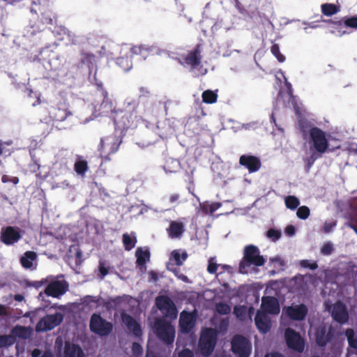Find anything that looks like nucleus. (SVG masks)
Segmentation results:
<instances>
[{
  "mask_svg": "<svg viewBox=\"0 0 357 357\" xmlns=\"http://www.w3.org/2000/svg\"><path fill=\"white\" fill-rule=\"evenodd\" d=\"M138 103L135 100H126L121 107L114 111L113 119L115 125L121 130L133 129L139 121L137 114Z\"/></svg>",
  "mask_w": 357,
  "mask_h": 357,
  "instance_id": "1",
  "label": "nucleus"
},
{
  "mask_svg": "<svg viewBox=\"0 0 357 357\" xmlns=\"http://www.w3.org/2000/svg\"><path fill=\"white\" fill-rule=\"evenodd\" d=\"M266 262L264 257L260 255V250L257 246L250 244L246 245L243 250V257L239 263V272L247 273V267L250 266H261Z\"/></svg>",
  "mask_w": 357,
  "mask_h": 357,
  "instance_id": "2",
  "label": "nucleus"
},
{
  "mask_svg": "<svg viewBox=\"0 0 357 357\" xmlns=\"http://www.w3.org/2000/svg\"><path fill=\"white\" fill-rule=\"evenodd\" d=\"M308 138L310 142H312L314 150L319 154H323L326 151H335L341 146V145L338 144L334 146L330 147L326 132L319 128L314 129L312 135Z\"/></svg>",
  "mask_w": 357,
  "mask_h": 357,
  "instance_id": "3",
  "label": "nucleus"
},
{
  "mask_svg": "<svg viewBox=\"0 0 357 357\" xmlns=\"http://www.w3.org/2000/svg\"><path fill=\"white\" fill-rule=\"evenodd\" d=\"M154 330L157 337L167 345L172 344L175 338V328L167 321L158 319L154 324Z\"/></svg>",
  "mask_w": 357,
  "mask_h": 357,
  "instance_id": "4",
  "label": "nucleus"
},
{
  "mask_svg": "<svg viewBox=\"0 0 357 357\" xmlns=\"http://www.w3.org/2000/svg\"><path fill=\"white\" fill-rule=\"evenodd\" d=\"M217 342V335L212 328H207L202 335L199 342V347L202 355L210 356L214 350Z\"/></svg>",
  "mask_w": 357,
  "mask_h": 357,
  "instance_id": "5",
  "label": "nucleus"
},
{
  "mask_svg": "<svg viewBox=\"0 0 357 357\" xmlns=\"http://www.w3.org/2000/svg\"><path fill=\"white\" fill-rule=\"evenodd\" d=\"M89 328L91 332L100 336H107L112 333L113 325L100 314H93L90 319Z\"/></svg>",
  "mask_w": 357,
  "mask_h": 357,
  "instance_id": "6",
  "label": "nucleus"
},
{
  "mask_svg": "<svg viewBox=\"0 0 357 357\" xmlns=\"http://www.w3.org/2000/svg\"><path fill=\"white\" fill-rule=\"evenodd\" d=\"M231 351L237 357H249L252 351L250 341L241 335L233 337L231 342Z\"/></svg>",
  "mask_w": 357,
  "mask_h": 357,
  "instance_id": "7",
  "label": "nucleus"
},
{
  "mask_svg": "<svg viewBox=\"0 0 357 357\" xmlns=\"http://www.w3.org/2000/svg\"><path fill=\"white\" fill-rule=\"evenodd\" d=\"M202 59L201 45L198 44L193 50L189 51L186 55L182 56L178 59V62L184 67H190L192 70L201 66Z\"/></svg>",
  "mask_w": 357,
  "mask_h": 357,
  "instance_id": "8",
  "label": "nucleus"
},
{
  "mask_svg": "<svg viewBox=\"0 0 357 357\" xmlns=\"http://www.w3.org/2000/svg\"><path fill=\"white\" fill-rule=\"evenodd\" d=\"M157 307L166 317L174 319L177 317L178 310L174 301L167 296H158L155 298Z\"/></svg>",
  "mask_w": 357,
  "mask_h": 357,
  "instance_id": "9",
  "label": "nucleus"
},
{
  "mask_svg": "<svg viewBox=\"0 0 357 357\" xmlns=\"http://www.w3.org/2000/svg\"><path fill=\"white\" fill-rule=\"evenodd\" d=\"M63 319L61 313L56 312L54 314H47L37 323L36 331L37 332L49 331L60 325Z\"/></svg>",
  "mask_w": 357,
  "mask_h": 357,
  "instance_id": "10",
  "label": "nucleus"
},
{
  "mask_svg": "<svg viewBox=\"0 0 357 357\" xmlns=\"http://www.w3.org/2000/svg\"><path fill=\"white\" fill-rule=\"evenodd\" d=\"M121 139L117 135H109L101 138L98 150L102 155H109L115 153L119 149Z\"/></svg>",
  "mask_w": 357,
  "mask_h": 357,
  "instance_id": "11",
  "label": "nucleus"
},
{
  "mask_svg": "<svg viewBox=\"0 0 357 357\" xmlns=\"http://www.w3.org/2000/svg\"><path fill=\"white\" fill-rule=\"evenodd\" d=\"M284 336L289 348L298 352H302L304 350V341L299 333L291 328H287L285 330Z\"/></svg>",
  "mask_w": 357,
  "mask_h": 357,
  "instance_id": "12",
  "label": "nucleus"
},
{
  "mask_svg": "<svg viewBox=\"0 0 357 357\" xmlns=\"http://www.w3.org/2000/svg\"><path fill=\"white\" fill-rule=\"evenodd\" d=\"M22 235L18 228L12 226H8L2 228L0 239L5 245H13L20 240Z\"/></svg>",
  "mask_w": 357,
  "mask_h": 357,
  "instance_id": "13",
  "label": "nucleus"
},
{
  "mask_svg": "<svg viewBox=\"0 0 357 357\" xmlns=\"http://www.w3.org/2000/svg\"><path fill=\"white\" fill-rule=\"evenodd\" d=\"M68 287L66 281L55 280L47 284L45 293L49 296L58 298L66 292Z\"/></svg>",
  "mask_w": 357,
  "mask_h": 357,
  "instance_id": "14",
  "label": "nucleus"
},
{
  "mask_svg": "<svg viewBox=\"0 0 357 357\" xmlns=\"http://www.w3.org/2000/svg\"><path fill=\"white\" fill-rule=\"evenodd\" d=\"M331 316L335 321L343 324L347 322L349 314L346 305L341 301H337L332 307Z\"/></svg>",
  "mask_w": 357,
  "mask_h": 357,
  "instance_id": "15",
  "label": "nucleus"
},
{
  "mask_svg": "<svg viewBox=\"0 0 357 357\" xmlns=\"http://www.w3.org/2000/svg\"><path fill=\"white\" fill-rule=\"evenodd\" d=\"M285 312L291 320L303 321L308 313V309L305 305L299 304L287 307Z\"/></svg>",
  "mask_w": 357,
  "mask_h": 357,
  "instance_id": "16",
  "label": "nucleus"
},
{
  "mask_svg": "<svg viewBox=\"0 0 357 357\" xmlns=\"http://www.w3.org/2000/svg\"><path fill=\"white\" fill-rule=\"evenodd\" d=\"M122 322L126 326L128 330L136 337L142 335V330L140 324L131 315L126 312L121 313Z\"/></svg>",
  "mask_w": 357,
  "mask_h": 357,
  "instance_id": "17",
  "label": "nucleus"
},
{
  "mask_svg": "<svg viewBox=\"0 0 357 357\" xmlns=\"http://www.w3.org/2000/svg\"><path fill=\"white\" fill-rule=\"evenodd\" d=\"M239 164L248 169L250 173L257 172L261 166L260 159L250 155H242L239 158Z\"/></svg>",
  "mask_w": 357,
  "mask_h": 357,
  "instance_id": "18",
  "label": "nucleus"
},
{
  "mask_svg": "<svg viewBox=\"0 0 357 357\" xmlns=\"http://www.w3.org/2000/svg\"><path fill=\"white\" fill-rule=\"evenodd\" d=\"M262 312L266 314H278L280 312V305L278 299L273 296H264L261 299Z\"/></svg>",
  "mask_w": 357,
  "mask_h": 357,
  "instance_id": "19",
  "label": "nucleus"
},
{
  "mask_svg": "<svg viewBox=\"0 0 357 357\" xmlns=\"http://www.w3.org/2000/svg\"><path fill=\"white\" fill-rule=\"evenodd\" d=\"M255 325L262 333H266L271 329V319L264 312L258 310L255 318Z\"/></svg>",
  "mask_w": 357,
  "mask_h": 357,
  "instance_id": "20",
  "label": "nucleus"
},
{
  "mask_svg": "<svg viewBox=\"0 0 357 357\" xmlns=\"http://www.w3.org/2000/svg\"><path fill=\"white\" fill-rule=\"evenodd\" d=\"M185 231V225L180 221L172 220L170 222L167 232L171 238H180Z\"/></svg>",
  "mask_w": 357,
  "mask_h": 357,
  "instance_id": "21",
  "label": "nucleus"
},
{
  "mask_svg": "<svg viewBox=\"0 0 357 357\" xmlns=\"http://www.w3.org/2000/svg\"><path fill=\"white\" fill-rule=\"evenodd\" d=\"M181 331L184 333H188L194 327L193 317L191 313L183 311L179 319Z\"/></svg>",
  "mask_w": 357,
  "mask_h": 357,
  "instance_id": "22",
  "label": "nucleus"
},
{
  "mask_svg": "<svg viewBox=\"0 0 357 357\" xmlns=\"http://www.w3.org/2000/svg\"><path fill=\"white\" fill-rule=\"evenodd\" d=\"M84 354L79 345L66 342L63 357H84Z\"/></svg>",
  "mask_w": 357,
  "mask_h": 357,
  "instance_id": "23",
  "label": "nucleus"
},
{
  "mask_svg": "<svg viewBox=\"0 0 357 357\" xmlns=\"http://www.w3.org/2000/svg\"><path fill=\"white\" fill-rule=\"evenodd\" d=\"M102 96L104 98L100 107L101 114L105 116L111 114L112 118H113L114 111L117 110V108L114 107L112 100L107 96V92L106 91H102Z\"/></svg>",
  "mask_w": 357,
  "mask_h": 357,
  "instance_id": "24",
  "label": "nucleus"
},
{
  "mask_svg": "<svg viewBox=\"0 0 357 357\" xmlns=\"http://www.w3.org/2000/svg\"><path fill=\"white\" fill-rule=\"evenodd\" d=\"M317 128L318 127L314 126L312 122L305 119H301L298 120V129L304 139H308V137L312 135V130Z\"/></svg>",
  "mask_w": 357,
  "mask_h": 357,
  "instance_id": "25",
  "label": "nucleus"
},
{
  "mask_svg": "<svg viewBox=\"0 0 357 357\" xmlns=\"http://www.w3.org/2000/svg\"><path fill=\"white\" fill-rule=\"evenodd\" d=\"M316 342L320 347H325L333 337L331 331H326L325 327L317 329L315 333Z\"/></svg>",
  "mask_w": 357,
  "mask_h": 357,
  "instance_id": "26",
  "label": "nucleus"
},
{
  "mask_svg": "<svg viewBox=\"0 0 357 357\" xmlns=\"http://www.w3.org/2000/svg\"><path fill=\"white\" fill-rule=\"evenodd\" d=\"M50 114L53 121H63L68 116L71 115V112L64 107H54L52 108Z\"/></svg>",
  "mask_w": 357,
  "mask_h": 357,
  "instance_id": "27",
  "label": "nucleus"
},
{
  "mask_svg": "<svg viewBox=\"0 0 357 357\" xmlns=\"http://www.w3.org/2000/svg\"><path fill=\"white\" fill-rule=\"evenodd\" d=\"M136 255V264L140 268H146V264L150 261L151 254L149 250H143L142 248H138L135 252Z\"/></svg>",
  "mask_w": 357,
  "mask_h": 357,
  "instance_id": "28",
  "label": "nucleus"
},
{
  "mask_svg": "<svg viewBox=\"0 0 357 357\" xmlns=\"http://www.w3.org/2000/svg\"><path fill=\"white\" fill-rule=\"evenodd\" d=\"M37 254L33 251H26L20 261L22 266L26 269H33V261L36 260Z\"/></svg>",
  "mask_w": 357,
  "mask_h": 357,
  "instance_id": "29",
  "label": "nucleus"
},
{
  "mask_svg": "<svg viewBox=\"0 0 357 357\" xmlns=\"http://www.w3.org/2000/svg\"><path fill=\"white\" fill-rule=\"evenodd\" d=\"M96 63V56L89 52H84V50L81 52L80 63L82 66L85 65L89 68H91Z\"/></svg>",
  "mask_w": 357,
  "mask_h": 357,
  "instance_id": "30",
  "label": "nucleus"
},
{
  "mask_svg": "<svg viewBox=\"0 0 357 357\" xmlns=\"http://www.w3.org/2000/svg\"><path fill=\"white\" fill-rule=\"evenodd\" d=\"M321 13L326 16H332L340 10V6L333 3H326L321 6Z\"/></svg>",
  "mask_w": 357,
  "mask_h": 357,
  "instance_id": "31",
  "label": "nucleus"
},
{
  "mask_svg": "<svg viewBox=\"0 0 357 357\" xmlns=\"http://www.w3.org/2000/svg\"><path fill=\"white\" fill-rule=\"evenodd\" d=\"M89 169L86 160H82L80 158L75 162L74 169L75 172L80 176H84Z\"/></svg>",
  "mask_w": 357,
  "mask_h": 357,
  "instance_id": "32",
  "label": "nucleus"
},
{
  "mask_svg": "<svg viewBox=\"0 0 357 357\" xmlns=\"http://www.w3.org/2000/svg\"><path fill=\"white\" fill-rule=\"evenodd\" d=\"M12 333L14 336L22 338L27 339L29 336V329L22 326H16L12 329Z\"/></svg>",
  "mask_w": 357,
  "mask_h": 357,
  "instance_id": "33",
  "label": "nucleus"
},
{
  "mask_svg": "<svg viewBox=\"0 0 357 357\" xmlns=\"http://www.w3.org/2000/svg\"><path fill=\"white\" fill-rule=\"evenodd\" d=\"M345 20V17L341 18L331 19L327 21L329 24H331L334 29H335L339 33L342 34L346 33L347 31L343 30L345 26H344L343 22Z\"/></svg>",
  "mask_w": 357,
  "mask_h": 357,
  "instance_id": "34",
  "label": "nucleus"
},
{
  "mask_svg": "<svg viewBox=\"0 0 357 357\" xmlns=\"http://www.w3.org/2000/svg\"><path fill=\"white\" fill-rule=\"evenodd\" d=\"M202 98L204 102L213 104L216 102L218 94L211 90H206L202 93Z\"/></svg>",
  "mask_w": 357,
  "mask_h": 357,
  "instance_id": "35",
  "label": "nucleus"
},
{
  "mask_svg": "<svg viewBox=\"0 0 357 357\" xmlns=\"http://www.w3.org/2000/svg\"><path fill=\"white\" fill-rule=\"evenodd\" d=\"M172 257L175 261L176 265L180 266L183 264V261L187 259L188 255L186 252H183L181 254L179 250H173L171 253Z\"/></svg>",
  "mask_w": 357,
  "mask_h": 357,
  "instance_id": "36",
  "label": "nucleus"
},
{
  "mask_svg": "<svg viewBox=\"0 0 357 357\" xmlns=\"http://www.w3.org/2000/svg\"><path fill=\"white\" fill-rule=\"evenodd\" d=\"M122 240L125 250L128 251L132 250L135 246L137 242L135 237L132 238L127 233L123 234Z\"/></svg>",
  "mask_w": 357,
  "mask_h": 357,
  "instance_id": "37",
  "label": "nucleus"
},
{
  "mask_svg": "<svg viewBox=\"0 0 357 357\" xmlns=\"http://www.w3.org/2000/svg\"><path fill=\"white\" fill-rule=\"evenodd\" d=\"M286 207L291 210H295L300 204L299 199L292 195H289L285 198L284 200Z\"/></svg>",
  "mask_w": 357,
  "mask_h": 357,
  "instance_id": "38",
  "label": "nucleus"
},
{
  "mask_svg": "<svg viewBox=\"0 0 357 357\" xmlns=\"http://www.w3.org/2000/svg\"><path fill=\"white\" fill-rule=\"evenodd\" d=\"M234 314L240 320H245L247 317V307L245 305H236L234 307Z\"/></svg>",
  "mask_w": 357,
  "mask_h": 357,
  "instance_id": "39",
  "label": "nucleus"
},
{
  "mask_svg": "<svg viewBox=\"0 0 357 357\" xmlns=\"http://www.w3.org/2000/svg\"><path fill=\"white\" fill-rule=\"evenodd\" d=\"M15 342V338L10 335H0V348L9 347Z\"/></svg>",
  "mask_w": 357,
  "mask_h": 357,
  "instance_id": "40",
  "label": "nucleus"
},
{
  "mask_svg": "<svg viewBox=\"0 0 357 357\" xmlns=\"http://www.w3.org/2000/svg\"><path fill=\"white\" fill-rule=\"evenodd\" d=\"M346 335L349 347L353 349H357V339L354 337V331L353 329H347Z\"/></svg>",
  "mask_w": 357,
  "mask_h": 357,
  "instance_id": "41",
  "label": "nucleus"
},
{
  "mask_svg": "<svg viewBox=\"0 0 357 357\" xmlns=\"http://www.w3.org/2000/svg\"><path fill=\"white\" fill-rule=\"evenodd\" d=\"M149 47H146L144 45H135L131 48V52L132 54L141 55L144 58L146 57V53L149 52Z\"/></svg>",
  "mask_w": 357,
  "mask_h": 357,
  "instance_id": "42",
  "label": "nucleus"
},
{
  "mask_svg": "<svg viewBox=\"0 0 357 357\" xmlns=\"http://www.w3.org/2000/svg\"><path fill=\"white\" fill-rule=\"evenodd\" d=\"M343 23L345 28L357 29V15L346 16Z\"/></svg>",
  "mask_w": 357,
  "mask_h": 357,
  "instance_id": "43",
  "label": "nucleus"
},
{
  "mask_svg": "<svg viewBox=\"0 0 357 357\" xmlns=\"http://www.w3.org/2000/svg\"><path fill=\"white\" fill-rule=\"evenodd\" d=\"M271 52L276 57L279 62L282 63L285 61V56L281 54L279 45L278 44L275 43L271 46Z\"/></svg>",
  "mask_w": 357,
  "mask_h": 357,
  "instance_id": "44",
  "label": "nucleus"
},
{
  "mask_svg": "<svg viewBox=\"0 0 357 357\" xmlns=\"http://www.w3.org/2000/svg\"><path fill=\"white\" fill-rule=\"evenodd\" d=\"M216 311L222 315H227L231 312V307L225 303H219L216 305Z\"/></svg>",
  "mask_w": 357,
  "mask_h": 357,
  "instance_id": "45",
  "label": "nucleus"
},
{
  "mask_svg": "<svg viewBox=\"0 0 357 357\" xmlns=\"http://www.w3.org/2000/svg\"><path fill=\"white\" fill-rule=\"evenodd\" d=\"M310 214V208L306 206H300L296 212L298 218L301 220H306Z\"/></svg>",
  "mask_w": 357,
  "mask_h": 357,
  "instance_id": "46",
  "label": "nucleus"
},
{
  "mask_svg": "<svg viewBox=\"0 0 357 357\" xmlns=\"http://www.w3.org/2000/svg\"><path fill=\"white\" fill-rule=\"evenodd\" d=\"M220 206L218 203H213L212 204H203L201 208L202 211L206 213L213 214Z\"/></svg>",
  "mask_w": 357,
  "mask_h": 357,
  "instance_id": "47",
  "label": "nucleus"
},
{
  "mask_svg": "<svg viewBox=\"0 0 357 357\" xmlns=\"http://www.w3.org/2000/svg\"><path fill=\"white\" fill-rule=\"evenodd\" d=\"M348 221L344 223V226L352 229L355 232L357 231V215H349L347 217Z\"/></svg>",
  "mask_w": 357,
  "mask_h": 357,
  "instance_id": "48",
  "label": "nucleus"
},
{
  "mask_svg": "<svg viewBox=\"0 0 357 357\" xmlns=\"http://www.w3.org/2000/svg\"><path fill=\"white\" fill-rule=\"evenodd\" d=\"M322 154H319L317 151H314L312 153L310 156L305 160L306 162V165L307 166V168L310 169L312 165L314 164L316 160H317L321 156Z\"/></svg>",
  "mask_w": 357,
  "mask_h": 357,
  "instance_id": "49",
  "label": "nucleus"
},
{
  "mask_svg": "<svg viewBox=\"0 0 357 357\" xmlns=\"http://www.w3.org/2000/svg\"><path fill=\"white\" fill-rule=\"evenodd\" d=\"M266 236L273 241H276L280 238L281 233L279 230L275 229H270L267 231Z\"/></svg>",
  "mask_w": 357,
  "mask_h": 357,
  "instance_id": "50",
  "label": "nucleus"
},
{
  "mask_svg": "<svg viewBox=\"0 0 357 357\" xmlns=\"http://www.w3.org/2000/svg\"><path fill=\"white\" fill-rule=\"evenodd\" d=\"M130 61L128 57H121L117 59V63L120 65L125 70L130 68L131 65H129Z\"/></svg>",
  "mask_w": 357,
  "mask_h": 357,
  "instance_id": "51",
  "label": "nucleus"
},
{
  "mask_svg": "<svg viewBox=\"0 0 357 357\" xmlns=\"http://www.w3.org/2000/svg\"><path fill=\"white\" fill-rule=\"evenodd\" d=\"M333 250L334 248L333 245L331 243H326L322 246L321 252L324 255H330L332 254Z\"/></svg>",
  "mask_w": 357,
  "mask_h": 357,
  "instance_id": "52",
  "label": "nucleus"
},
{
  "mask_svg": "<svg viewBox=\"0 0 357 357\" xmlns=\"http://www.w3.org/2000/svg\"><path fill=\"white\" fill-rule=\"evenodd\" d=\"M336 226L335 222H325L322 227L321 231L324 233H329Z\"/></svg>",
  "mask_w": 357,
  "mask_h": 357,
  "instance_id": "53",
  "label": "nucleus"
},
{
  "mask_svg": "<svg viewBox=\"0 0 357 357\" xmlns=\"http://www.w3.org/2000/svg\"><path fill=\"white\" fill-rule=\"evenodd\" d=\"M301 264L303 267L308 268L310 270H315L318 268L317 262L310 263L309 260H303Z\"/></svg>",
  "mask_w": 357,
  "mask_h": 357,
  "instance_id": "54",
  "label": "nucleus"
},
{
  "mask_svg": "<svg viewBox=\"0 0 357 357\" xmlns=\"http://www.w3.org/2000/svg\"><path fill=\"white\" fill-rule=\"evenodd\" d=\"M132 349L133 354L136 356H141L142 354V347L139 343L134 342L132 344Z\"/></svg>",
  "mask_w": 357,
  "mask_h": 357,
  "instance_id": "55",
  "label": "nucleus"
},
{
  "mask_svg": "<svg viewBox=\"0 0 357 357\" xmlns=\"http://www.w3.org/2000/svg\"><path fill=\"white\" fill-rule=\"evenodd\" d=\"M178 357H195L192 351L189 349H184L178 353Z\"/></svg>",
  "mask_w": 357,
  "mask_h": 357,
  "instance_id": "56",
  "label": "nucleus"
},
{
  "mask_svg": "<svg viewBox=\"0 0 357 357\" xmlns=\"http://www.w3.org/2000/svg\"><path fill=\"white\" fill-rule=\"evenodd\" d=\"M217 269H218V264L214 262H212L211 261H209L208 267H207L208 272L211 274H215L217 272Z\"/></svg>",
  "mask_w": 357,
  "mask_h": 357,
  "instance_id": "57",
  "label": "nucleus"
},
{
  "mask_svg": "<svg viewBox=\"0 0 357 357\" xmlns=\"http://www.w3.org/2000/svg\"><path fill=\"white\" fill-rule=\"evenodd\" d=\"M31 172H37L40 169V165L37 162L36 160H33L31 163L29 165Z\"/></svg>",
  "mask_w": 357,
  "mask_h": 357,
  "instance_id": "58",
  "label": "nucleus"
},
{
  "mask_svg": "<svg viewBox=\"0 0 357 357\" xmlns=\"http://www.w3.org/2000/svg\"><path fill=\"white\" fill-rule=\"evenodd\" d=\"M99 271H100L102 278L107 275L109 273L107 268L105 267L104 264L102 262L100 263V264H99Z\"/></svg>",
  "mask_w": 357,
  "mask_h": 357,
  "instance_id": "59",
  "label": "nucleus"
},
{
  "mask_svg": "<svg viewBox=\"0 0 357 357\" xmlns=\"http://www.w3.org/2000/svg\"><path fill=\"white\" fill-rule=\"evenodd\" d=\"M284 232H285V234H286L287 235H288V236H293V235L295 234V232H296V229H295L294 226H293V225H288V226L285 228V229H284Z\"/></svg>",
  "mask_w": 357,
  "mask_h": 357,
  "instance_id": "60",
  "label": "nucleus"
},
{
  "mask_svg": "<svg viewBox=\"0 0 357 357\" xmlns=\"http://www.w3.org/2000/svg\"><path fill=\"white\" fill-rule=\"evenodd\" d=\"M150 91L146 87L142 86L139 89V97H149Z\"/></svg>",
  "mask_w": 357,
  "mask_h": 357,
  "instance_id": "61",
  "label": "nucleus"
},
{
  "mask_svg": "<svg viewBox=\"0 0 357 357\" xmlns=\"http://www.w3.org/2000/svg\"><path fill=\"white\" fill-rule=\"evenodd\" d=\"M149 280L150 281H157L158 280V274L157 272L154 271H151L149 272Z\"/></svg>",
  "mask_w": 357,
  "mask_h": 357,
  "instance_id": "62",
  "label": "nucleus"
},
{
  "mask_svg": "<svg viewBox=\"0 0 357 357\" xmlns=\"http://www.w3.org/2000/svg\"><path fill=\"white\" fill-rule=\"evenodd\" d=\"M180 198V196L178 194L174 193L169 196V200L170 203H174L176 202Z\"/></svg>",
  "mask_w": 357,
  "mask_h": 357,
  "instance_id": "63",
  "label": "nucleus"
},
{
  "mask_svg": "<svg viewBox=\"0 0 357 357\" xmlns=\"http://www.w3.org/2000/svg\"><path fill=\"white\" fill-rule=\"evenodd\" d=\"M265 357H284V356L279 352H273L271 354H266Z\"/></svg>",
  "mask_w": 357,
  "mask_h": 357,
  "instance_id": "64",
  "label": "nucleus"
}]
</instances>
